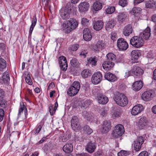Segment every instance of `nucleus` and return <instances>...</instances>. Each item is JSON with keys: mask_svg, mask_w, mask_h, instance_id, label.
<instances>
[{"mask_svg": "<svg viewBox=\"0 0 156 156\" xmlns=\"http://www.w3.org/2000/svg\"><path fill=\"white\" fill-rule=\"evenodd\" d=\"M37 21V19L35 16H34L33 17V20L32 21V24L29 30V34L30 35L32 34L33 29L35 26Z\"/></svg>", "mask_w": 156, "mask_h": 156, "instance_id": "nucleus-38", "label": "nucleus"}, {"mask_svg": "<svg viewBox=\"0 0 156 156\" xmlns=\"http://www.w3.org/2000/svg\"><path fill=\"white\" fill-rule=\"evenodd\" d=\"M62 138V140L63 142H66L69 138V134L67 133L63 134L62 136H60Z\"/></svg>", "mask_w": 156, "mask_h": 156, "instance_id": "nucleus-47", "label": "nucleus"}, {"mask_svg": "<svg viewBox=\"0 0 156 156\" xmlns=\"http://www.w3.org/2000/svg\"><path fill=\"white\" fill-rule=\"evenodd\" d=\"M4 96V92L3 90L0 88V98H3Z\"/></svg>", "mask_w": 156, "mask_h": 156, "instance_id": "nucleus-61", "label": "nucleus"}, {"mask_svg": "<svg viewBox=\"0 0 156 156\" xmlns=\"http://www.w3.org/2000/svg\"><path fill=\"white\" fill-rule=\"evenodd\" d=\"M132 74H134L135 76H140L144 73V71L140 67L136 66H134L130 71Z\"/></svg>", "mask_w": 156, "mask_h": 156, "instance_id": "nucleus-13", "label": "nucleus"}, {"mask_svg": "<svg viewBox=\"0 0 156 156\" xmlns=\"http://www.w3.org/2000/svg\"><path fill=\"white\" fill-rule=\"evenodd\" d=\"M111 127V124L109 121H104L102 125V132L103 133L108 132L110 129Z\"/></svg>", "mask_w": 156, "mask_h": 156, "instance_id": "nucleus-15", "label": "nucleus"}, {"mask_svg": "<svg viewBox=\"0 0 156 156\" xmlns=\"http://www.w3.org/2000/svg\"><path fill=\"white\" fill-rule=\"evenodd\" d=\"M1 79L4 83H8L10 80V77L8 72L6 71L3 73Z\"/></svg>", "mask_w": 156, "mask_h": 156, "instance_id": "nucleus-29", "label": "nucleus"}, {"mask_svg": "<svg viewBox=\"0 0 156 156\" xmlns=\"http://www.w3.org/2000/svg\"><path fill=\"white\" fill-rule=\"evenodd\" d=\"M138 156H148V153L146 151H142L139 154Z\"/></svg>", "mask_w": 156, "mask_h": 156, "instance_id": "nucleus-58", "label": "nucleus"}, {"mask_svg": "<svg viewBox=\"0 0 156 156\" xmlns=\"http://www.w3.org/2000/svg\"><path fill=\"white\" fill-rule=\"evenodd\" d=\"M83 129L85 132L89 135L90 134L93 132V130L88 125L85 126Z\"/></svg>", "mask_w": 156, "mask_h": 156, "instance_id": "nucleus-45", "label": "nucleus"}, {"mask_svg": "<svg viewBox=\"0 0 156 156\" xmlns=\"http://www.w3.org/2000/svg\"><path fill=\"white\" fill-rule=\"evenodd\" d=\"M95 46L97 48L96 51L102 50L105 47L106 44L104 41L100 40L97 42Z\"/></svg>", "mask_w": 156, "mask_h": 156, "instance_id": "nucleus-28", "label": "nucleus"}, {"mask_svg": "<svg viewBox=\"0 0 156 156\" xmlns=\"http://www.w3.org/2000/svg\"><path fill=\"white\" fill-rule=\"evenodd\" d=\"M131 55L132 60H137L139 57L141 55V53L140 51L138 50H135L131 52Z\"/></svg>", "mask_w": 156, "mask_h": 156, "instance_id": "nucleus-30", "label": "nucleus"}, {"mask_svg": "<svg viewBox=\"0 0 156 156\" xmlns=\"http://www.w3.org/2000/svg\"><path fill=\"white\" fill-rule=\"evenodd\" d=\"M89 7V3L87 2H84L80 3L78 5L80 11L83 12L87 11Z\"/></svg>", "mask_w": 156, "mask_h": 156, "instance_id": "nucleus-17", "label": "nucleus"}, {"mask_svg": "<svg viewBox=\"0 0 156 156\" xmlns=\"http://www.w3.org/2000/svg\"><path fill=\"white\" fill-rule=\"evenodd\" d=\"M115 9L114 7L110 6L105 10L107 13L110 14L113 13L115 11Z\"/></svg>", "mask_w": 156, "mask_h": 156, "instance_id": "nucleus-48", "label": "nucleus"}, {"mask_svg": "<svg viewBox=\"0 0 156 156\" xmlns=\"http://www.w3.org/2000/svg\"><path fill=\"white\" fill-rule=\"evenodd\" d=\"M58 61L61 71H66L68 67V64L66 57L63 56L60 57Z\"/></svg>", "mask_w": 156, "mask_h": 156, "instance_id": "nucleus-9", "label": "nucleus"}, {"mask_svg": "<svg viewBox=\"0 0 156 156\" xmlns=\"http://www.w3.org/2000/svg\"><path fill=\"white\" fill-rule=\"evenodd\" d=\"M123 113L122 110L121 108L117 109L114 110L112 114L113 117L118 118Z\"/></svg>", "mask_w": 156, "mask_h": 156, "instance_id": "nucleus-33", "label": "nucleus"}, {"mask_svg": "<svg viewBox=\"0 0 156 156\" xmlns=\"http://www.w3.org/2000/svg\"><path fill=\"white\" fill-rule=\"evenodd\" d=\"M88 51L86 50H82L80 51V55L81 57L85 58L86 57V55L87 54Z\"/></svg>", "mask_w": 156, "mask_h": 156, "instance_id": "nucleus-51", "label": "nucleus"}, {"mask_svg": "<svg viewBox=\"0 0 156 156\" xmlns=\"http://www.w3.org/2000/svg\"><path fill=\"white\" fill-rule=\"evenodd\" d=\"M71 65L73 67L78 68L80 64L76 58H73L71 60L70 62Z\"/></svg>", "mask_w": 156, "mask_h": 156, "instance_id": "nucleus-40", "label": "nucleus"}, {"mask_svg": "<svg viewBox=\"0 0 156 156\" xmlns=\"http://www.w3.org/2000/svg\"><path fill=\"white\" fill-rule=\"evenodd\" d=\"M127 4V0H119V4L122 7L126 6Z\"/></svg>", "mask_w": 156, "mask_h": 156, "instance_id": "nucleus-52", "label": "nucleus"}, {"mask_svg": "<svg viewBox=\"0 0 156 156\" xmlns=\"http://www.w3.org/2000/svg\"><path fill=\"white\" fill-rule=\"evenodd\" d=\"M144 0H134L133 3L134 5H136L144 1Z\"/></svg>", "mask_w": 156, "mask_h": 156, "instance_id": "nucleus-60", "label": "nucleus"}, {"mask_svg": "<svg viewBox=\"0 0 156 156\" xmlns=\"http://www.w3.org/2000/svg\"><path fill=\"white\" fill-rule=\"evenodd\" d=\"M144 141L143 137L142 136L138 137L136 140L134 141L135 150L136 151H138L140 150L142 145Z\"/></svg>", "mask_w": 156, "mask_h": 156, "instance_id": "nucleus-12", "label": "nucleus"}, {"mask_svg": "<svg viewBox=\"0 0 156 156\" xmlns=\"http://www.w3.org/2000/svg\"><path fill=\"white\" fill-rule=\"evenodd\" d=\"M97 98L99 103L102 105L106 104L108 101V97L101 94H98Z\"/></svg>", "mask_w": 156, "mask_h": 156, "instance_id": "nucleus-18", "label": "nucleus"}, {"mask_svg": "<svg viewBox=\"0 0 156 156\" xmlns=\"http://www.w3.org/2000/svg\"><path fill=\"white\" fill-rule=\"evenodd\" d=\"M97 61L96 58L91 57L88 60V62L89 64H91L92 66H96Z\"/></svg>", "mask_w": 156, "mask_h": 156, "instance_id": "nucleus-41", "label": "nucleus"}, {"mask_svg": "<svg viewBox=\"0 0 156 156\" xmlns=\"http://www.w3.org/2000/svg\"><path fill=\"white\" fill-rule=\"evenodd\" d=\"M154 5V1L149 0L145 2L146 7L147 8H151L153 7Z\"/></svg>", "mask_w": 156, "mask_h": 156, "instance_id": "nucleus-44", "label": "nucleus"}, {"mask_svg": "<svg viewBox=\"0 0 156 156\" xmlns=\"http://www.w3.org/2000/svg\"><path fill=\"white\" fill-rule=\"evenodd\" d=\"M49 108L50 114L51 115H52L54 114V112L53 111V107L51 106H49Z\"/></svg>", "mask_w": 156, "mask_h": 156, "instance_id": "nucleus-63", "label": "nucleus"}, {"mask_svg": "<svg viewBox=\"0 0 156 156\" xmlns=\"http://www.w3.org/2000/svg\"><path fill=\"white\" fill-rule=\"evenodd\" d=\"M102 79V75L100 72L94 73L92 76L91 79L92 83L94 84L99 83Z\"/></svg>", "mask_w": 156, "mask_h": 156, "instance_id": "nucleus-11", "label": "nucleus"}, {"mask_svg": "<svg viewBox=\"0 0 156 156\" xmlns=\"http://www.w3.org/2000/svg\"><path fill=\"white\" fill-rule=\"evenodd\" d=\"M92 73L90 70L89 69H84L81 72V76L82 77L84 78H87L90 76L92 74Z\"/></svg>", "mask_w": 156, "mask_h": 156, "instance_id": "nucleus-32", "label": "nucleus"}, {"mask_svg": "<svg viewBox=\"0 0 156 156\" xmlns=\"http://www.w3.org/2000/svg\"><path fill=\"white\" fill-rule=\"evenodd\" d=\"M141 9L140 8H133L132 9V11L134 14L139 13Z\"/></svg>", "mask_w": 156, "mask_h": 156, "instance_id": "nucleus-53", "label": "nucleus"}, {"mask_svg": "<svg viewBox=\"0 0 156 156\" xmlns=\"http://www.w3.org/2000/svg\"><path fill=\"white\" fill-rule=\"evenodd\" d=\"M115 130L113 133V136L115 137L121 136L124 133L125 130L123 126L119 124L115 127Z\"/></svg>", "mask_w": 156, "mask_h": 156, "instance_id": "nucleus-7", "label": "nucleus"}, {"mask_svg": "<svg viewBox=\"0 0 156 156\" xmlns=\"http://www.w3.org/2000/svg\"><path fill=\"white\" fill-rule=\"evenodd\" d=\"M92 7L95 11H98L102 8V4L98 1H96L93 4Z\"/></svg>", "mask_w": 156, "mask_h": 156, "instance_id": "nucleus-31", "label": "nucleus"}, {"mask_svg": "<svg viewBox=\"0 0 156 156\" xmlns=\"http://www.w3.org/2000/svg\"><path fill=\"white\" fill-rule=\"evenodd\" d=\"M0 105L3 108H5L7 106L6 101L3 98L0 99Z\"/></svg>", "mask_w": 156, "mask_h": 156, "instance_id": "nucleus-50", "label": "nucleus"}, {"mask_svg": "<svg viewBox=\"0 0 156 156\" xmlns=\"http://www.w3.org/2000/svg\"><path fill=\"white\" fill-rule=\"evenodd\" d=\"M154 94V92L152 90L147 91L142 94V98L146 101H150L152 99Z\"/></svg>", "mask_w": 156, "mask_h": 156, "instance_id": "nucleus-10", "label": "nucleus"}, {"mask_svg": "<svg viewBox=\"0 0 156 156\" xmlns=\"http://www.w3.org/2000/svg\"><path fill=\"white\" fill-rule=\"evenodd\" d=\"M114 66V63L113 62L107 60L104 62L102 65L103 69L107 71L110 70Z\"/></svg>", "mask_w": 156, "mask_h": 156, "instance_id": "nucleus-19", "label": "nucleus"}, {"mask_svg": "<svg viewBox=\"0 0 156 156\" xmlns=\"http://www.w3.org/2000/svg\"><path fill=\"white\" fill-rule=\"evenodd\" d=\"M4 115V111L2 109H0V122L3 119Z\"/></svg>", "mask_w": 156, "mask_h": 156, "instance_id": "nucleus-54", "label": "nucleus"}, {"mask_svg": "<svg viewBox=\"0 0 156 156\" xmlns=\"http://www.w3.org/2000/svg\"><path fill=\"white\" fill-rule=\"evenodd\" d=\"M6 66V62L3 59L0 57V71H2L5 69Z\"/></svg>", "mask_w": 156, "mask_h": 156, "instance_id": "nucleus-36", "label": "nucleus"}, {"mask_svg": "<svg viewBox=\"0 0 156 156\" xmlns=\"http://www.w3.org/2000/svg\"><path fill=\"white\" fill-rule=\"evenodd\" d=\"M130 44L134 47L139 48L144 44V40L139 36H134L130 41Z\"/></svg>", "mask_w": 156, "mask_h": 156, "instance_id": "nucleus-4", "label": "nucleus"}, {"mask_svg": "<svg viewBox=\"0 0 156 156\" xmlns=\"http://www.w3.org/2000/svg\"><path fill=\"white\" fill-rule=\"evenodd\" d=\"M103 22L101 20L95 21L93 23L94 29L97 31L101 30L103 27Z\"/></svg>", "mask_w": 156, "mask_h": 156, "instance_id": "nucleus-22", "label": "nucleus"}, {"mask_svg": "<svg viewBox=\"0 0 156 156\" xmlns=\"http://www.w3.org/2000/svg\"><path fill=\"white\" fill-rule=\"evenodd\" d=\"M26 76H25V79L27 83L30 85H31L32 84V82L30 76V75L29 73H27V74H26Z\"/></svg>", "mask_w": 156, "mask_h": 156, "instance_id": "nucleus-42", "label": "nucleus"}, {"mask_svg": "<svg viewBox=\"0 0 156 156\" xmlns=\"http://www.w3.org/2000/svg\"><path fill=\"white\" fill-rule=\"evenodd\" d=\"M115 25L114 21L112 20L109 21L107 22L105 26V28L106 30H108L111 28H112Z\"/></svg>", "mask_w": 156, "mask_h": 156, "instance_id": "nucleus-34", "label": "nucleus"}, {"mask_svg": "<svg viewBox=\"0 0 156 156\" xmlns=\"http://www.w3.org/2000/svg\"><path fill=\"white\" fill-rule=\"evenodd\" d=\"M78 23L75 19L70 18V20L64 22L62 25V28L67 33H69L77 27Z\"/></svg>", "mask_w": 156, "mask_h": 156, "instance_id": "nucleus-1", "label": "nucleus"}, {"mask_svg": "<svg viewBox=\"0 0 156 156\" xmlns=\"http://www.w3.org/2000/svg\"><path fill=\"white\" fill-rule=\"evenodd\" d=\"M80 87V85L79 82H74L68 89L67 93L70 96H73L77 94Z\"/></svg>", "mask_w": 156, "mask_h": 156, "instance_id": "nucleus-3", "label": "nucleus"}, {"mask_svg": "<svg viewBox=\"0 0 156 156\" xmlns=\"http://www.w3.org/2000/svg\"><path fill=\"white\" fill-rule=\"evenodd\" d=\"M151 110L153 113L156 114V105L152 107Z\"/></svg>", "mask_w": 156, "mask_h": 156, "instance_id": "nucleus-64", "label": "nucleus"}, {"mask_svg": "<svg viewBox=\"0 0 156 156\" xmlns=\"http://www.w3.org/2000/svg\"><path fill=\"white\" fill-rule=\"evenodd\" d=\"M107 113V111L105 110L104 108H101V115L103 116L106 115Z\"/></svg>", "mask_w": 156, "mask_h": 156, "instance_id": "nucleus-57", "label": "nucleus"}, {"mask_svg": "<svg viewBox=\"0 0 156 156\" xmlns=\"http://www.w3.org/2000/svg\"><path fill=\"white\" fill-rule=\"evenodd\" d=\"M139 36L142 38L147 40L149 39L151 36V29L149 27L147 28L142 32L140 33Z\"/></svg>", "mask_w": 156, "mask_h": 156, "instance_id": "nucleus-14", "label": "nucleus"}, {"mask_svg": "<svg viewBox=\"0 0 156 156\" xmlns=\"http://www.w3.org/2000/svg\"><path fill=\"white\" fill-rule=\"evenodd\" d=\"M132 32L133 28L131 25L128 24L124 27L123 33L125 36H128Z\"/></svg>", "mask_w": 156, "mask_h": 156, "instance_id": "nucleus-20", "label": "nucleus"}, {"mask_svg": "<svg viewBox=\"0 0 156 156\" xmlns=\"http://www.w3.org/2000/svg\"><path fill=\"white\" fill-rule=\"evenodd\" d=\"M71 11V7L67 5L62 8L60 10L59 13L61 17L63 20H67L69 18L70 14Z\"/></svg>", "mask_w": 156, "mask_h": 156, "instance_id": "nucleus-5", "label": "nucleus"}, {"mask_svg": "<svg viewBox=\"0 0 156 156\" xmlns=\"http://www.w3.org/2000/svg\"><path fill=\"white\" fill-rule=\"evenodd\" d=\"M79 45L78 44H74L72 45L70 48L71 50L73 51H76L78 48Z\"/></svg>", "mask_w": 156, "mask_h": 156, "instance_id": "nucleus-55", "label": "nucleus"}, {"mask_svg": "<svg viewBox=\"0 0 156 156\" xmlns=\"http://www.w3.org/2000/svg\"><path fill=\"white\" fill-rule=\"evenodd\" d=\"M127 14L125 12L119 13L118 16V19L119 21H123L127 17Z\"/></svg>", "mask_w": 156, "mask_h": 156, "instance_id": "nucleus-37", "label": "nucleus"}, {"mask_svg": "<svg viewBox=\"0 0 156 156\" xmlns=\"http://www.w3.org/2000/svg\"><path fill=\"white\" fill-rule=\"evenodd\" d=\"M81 24L85 27L88 26L90 24L89 20L86 18H83L81 19Z\"/></svg>", "mask_w": 156, "mask_h": 156, "instance_id": "nucleus-46", "label": "nucleus"}, {"mask_svg": "<svg viewBox=\"0 0 156 156\" xmlns=\"http://www.w3.org/2000/svg\"><path fill=\"white\" fill-rule=\"evenodd\" d=\"M129 154L128 152L125 151L121 150L118 153V156H128Z\"/></svg>", "mask_w": 156, "mask_h": 156, "instance_id": "nucleus-49", "label": "nucleus"}, {"mask_svg": "<svg viewBox=\"0 0 156 156\" xmlns=\"http://www.w3.org/2000/svg\"><path fill=\"white\" fill-rule=\"evenodd\" d=\"M63 150L65 153H70L73 151V146L71 143H66L63 146Z\"/></svg>", "mask_w": 156, "mask_h": 156, "instance_id": "nucleus-26", "label": "nucleus"}, {"mask_svg": "<svg viewBox=\"0 0 156 156\" xmlns=\"http://www.w3.org/2000/svg\"><path fill=\"white\" fill-rule=\"evenodd\" d=\"M42 127V126L41 124H40L38 125L37 128L36 129V132L35 133V134H37L41 130Z\"/></svg>", "mask_w": 156, "mask_h": 156, "instance_id": "nucleus-56", "label": "nucleus"}, {"mask_svg": "<svg viewBox=\"0 0 156 156\" xmlns=\"http://www.w3.org/2000/svg\"><path fill=\"white\" fill-rule=\"evenodd\" d=\"M96 147V146L94 143L90 142L87 144L86 149L90 153L94 152Z\"/></svg>", "mask_w": 156, "mask_h": 156, "instance_id": "nucleus-24", "label": "nucleus"}, {"mask_svg": "<svg viewBox=\"0 0 156 156\" xmlns=\"http://www.w3.org/2000/svg\"><path fill=\"white\" fill-rule=\"evenodd\" d=\"M143 107L141 105H138L134 106L131 112L133 115H136L143 110Z\"/></svg>", "mask_w": 156, "mask_h": 156, "instance_id": "nucleus-16", "label": "nucleus"}, {"mask_svg": "<svg viewBox=\"0 0 156 156\" xmlns=\"http://www.w3.org/2000/svg\"><path fill=\"white\" fill-rule=\"evenodd\" d=\"M94 156H102V153L101 151H98L95 153Z\"/></svg>", "mask_w": 156, "mask_h": 156, "instance_id": "nucleus-62", "label": "nucleus"}, {"mask_svg": "<svg viewBox=\"0 0 156 156\" xmlns=\"http://www.w3.org/2000/svg\"><path fill=\"white\" fill-rule=\"evenodd\" d=\"M71 126L72 128L75 131H78L81 129L78 117L76 116L73 117L71 121Z\"/></svg>", "mask_w": 156, "mask_h": 156, "instance_id": "nucleus-6", "label": "nucleus"}, {"mask_svg": "<svg viewBox=\"0 0 156 156\" xmlns=\"http://www.w3.org/2000/svg\"><path fill=\"white\" fill-rule=\"evenodd\" d=\"M143 83L141 81H136L132 85V88L133 90H139L143 87Z\"/></svg>", "mask_w": 156, "mask_h": 156, "instance_id": "nucleus-27", "label": "nucleus"}, {"mask_svg": "<svg viewBox=\"0 0 156 156\" xmlns=\"http://www.w3.org/2000/svg\"><path fill=\"white\" fill-rule=\"evenodd\" d=\"M83 38L85 41H88L91 40L92 37L88 29L85 28L83 30Z\"/></svg>", "mask_w": 156, "mask_h": 156, "instance_id": "nucleus-25", "label": "nucleus"}, {"mask_svg": "<svg viewBox=\"0 0 156 156\" xmlns=\"http://www.w3.org/2000/svg\"><path fill=\"white\" fill-rule=\"evenodd\" d=\"M148 123V121L145 117H142L140 119L138 126L140 129H143L146 126Z\"/></svg>", "mask_w": 156, "mask_h": 156, "instance_id": "nucleus-21", "label": "nucleus"}, {"mask_svg": "<svg viewBox=\"0 0 156 156\" xmlns=\"http://www.w3.org/2000/svg\"><path fill=\"white\" fill-rule=\"evenodd\" d=\"M117 47L120 50H126L128 47V44L127 42L122 38L119 39L117 41Z\"/></svg>", "mask_w": 156, "mask_h": 156, "instance_id": "nucleus-8", "label": "nucleus"}, {"mask_svg": "<svg viewBox=\"0 0 156 156\" xmlns=\"http://www.w3.org/2000/svg\"><path fill=\"white\" fill-rule=\"evenodd\" d=\"M91 104V101L88 100H84L83 101L81 104V108L83 109L86 108Z\"/></svg>", "mask_w": 156, "mask_h": 156, "instance_id": "nucleus-35", "label": "nucleus"}, {"mask_svg": "<svg viewBox=\"0 0 156 156\" xmlns=\"http://www.w3.org/2000/svg\"><path fill=\"white\" fill-rule=\"evenodd\" d=\"M23 110H24V114L25 115V117H26V116L27 115V110L26 107H25L24 105H20V107L19 110L18 115H19L21 113L23 112Z\"/></svg>", "mask_w": 156, "mask_h": 156, "instance_id": "nucleus-43", "label": "nucleus"}, {"mask_svg": "<svg viewBox=\"0 0 156 156\" xmlns=\"http://www.w3.org/2000/svg\"><path fill=\"white\" fill-rule=\"evenodd\" d=\"M104 77L106 79L111 82H114L117 80V78L115 75L111 73L105 74Z\"/></svg>", "mask_w": 156, "mask_h": 156, "instance_id": "nucleus-23", "label": "nucleus"}, {"mask_svg": "<svg viewBox=\"0 0 156 156\" xmlns=\"http://www.w3.org/2000/svg\"><path fill=\"white\" fill-rule=\"evenodd\" d=\"M107 60L113 62L116 58V56L115 55L112 53L108 54L106 55Z\"/></svg>", "mask_w": 156, "mask_h": 156, "instance_id": "nucleus-39", "label": "nucleus"}, {"mask_svg": "<svg viewBox=\"0 0 156 156\" xmlns=\"http://www.w3.org/2000/svg\"><path fill=\"white\" fill-rule=\"evenodd\" d=\"M76 156H88V154L86 153L76 154Z\"/></svg>", "mask_w": 156, "mask_h": 156, "instance_id": "nucleus-59", "label": "nucleus"}, {"mask_svg": "<svg viewBox=\"0 0 156 156\" xmlns=\"http://www.w3.org/2000/svg\"><path fill=\"white\" fill-rule=\"evenodd\" d=\"M114 101L117 104L122 107H124L128 103L127 97L124 94L117 92L114 98Z\"/></svg>", "mask_w": 156, "mask_h": 156, "instance_id": "nucleus-2", "label": "nucleus"}]
</instances>
